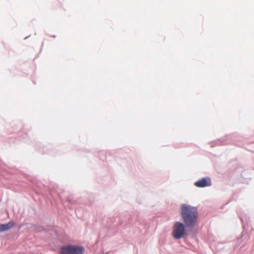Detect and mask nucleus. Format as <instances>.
I'll use <instances>...</instances> for the list:
<instances>
[{"label": "nucleus", "instance_id": "obj_1", "mask_svg": "<svg viewBox=\"0 0 254 254\" xmlns=\"http://www.w3.org/2000/svg\"><path fill=\"white\" fill-rule=\"evenodd\" d=\"M180 214L182 222L188 227L193 229L197 224L198 213L196 207L183 203L181 205Z\"/></svg>", "mask_w": 254, "mask_h": 254}, {"label": "nucleus", "instance_id": "obj_2", "mask_svg": "<svg viewBox=\"0 0 254 254\" xmlns=\"http://www.w3.org/2000/svg\"><path fill=\"white\" fill-rule=\"evenodd\" d=\"M187 229H189L188 227L184 223L181 221L175 222L173 226L172 237L176 240L187 238L189 236Z\"/></svg>", "mask_w": 254, "mask_h": 254}, {"label": "nucleus", "instance_id": "obj_3", "mask_svg": "<svg viewBox=\"0 0 254 254\" xmlns=\"http://www.w3.org/2000/svg\"><path fill=\"white\" fill-rule=\"evenodd\" d=\"M194 185L199 188L210 187L212 185L211 179L209 177L201 178L195 182Z\"/></svg>", "mask_w": 254, "mask_h": 254}, {"label": "nucleus", "instance_id": "obj_4", "mask_svg": "<svg viewBox=\"0 0 254 254\" xmlns=\"http://www.w3.org/2000/svg\"><path fill=\"white\" fill-rule=\"evenodd\" d=\"M15 225V223L13 221H10L6 223L0 224V233H2L11 229Z\"/></svg>", "mask_w": 254, "mask_h": 254}, {"label": "nucleus", "instance_id": "obj_5", "mask_svg": "<svg viewBox=\"0 0 254 254\" xmlns=\"http://www.w3.org/2000/svg\"><path fill=\"white\" fill-rule=\"evenodd\" d=\"M59 253L60 254H72V245L68 244L61 247Z\"/></svg>", "mask_w": 254, "mask_h": 254}, {"label": "nucleus", "instance_id": "obj_6", "mask_svg": "<svg viewBox=\"0 0 254 254\" xmlns=\"http://www.w3.org/2000/svg\"><path fill=\"white\" fill-rule=\"evenodd\" d=\"M85 249L83 246L72 245V254H84Z\"/></svg>", "mask_w": 254, "mask_h": 254}, {"label": "nucleus", "instance_id": "obj_7", "mask_svg": "<svg viewBox=\"0 0 254 254\" xmlns=\"http://www.w3.org/2000/svg\"><path fill=\"white\" fill-rule=\"evenodd\" d=\"M217 142L219 144L225 145L227 144V143L224 142L222 139H219Z\"/></svg>", "mask_w": 254, "mask_h": 254}, {"label": "nucleus", "instance_id": "obj_8", "mask_svg": "<svg viewBox=\"0 0 254 254\" xmlns=\"http://www.w3.org/2000/svg\"><path fill=\"white\" fill-rule=\"evenodd\" d=\"M240 220H241V222H242V223L243 224V228H244V225L243 224V222H244L243 219L242 218H240Z\"/></svg>", "mask_w": 254, "mask_h": 254}, {"label": "nucleus", "instance_id": "obj_9", "mask_svg": "<svg viewBox=\"0 0 254 254\" xmlns=\"http://www.w3.org/2000/svg\"><path fill=\"white\" fill-rule=\"evenodd\" d=\"M43 148L44 149V150L43 151V152H45V153H47V152L46 151V147H43Z\"/></svg>", "mask_w": 254, "mask_h": 254}, {"label": "nucleus", "instance_id": "obj_10", "mask_svg": "<svg viewBox=\"0 0 254 254\" xmlns=\"http://www.w3.org/2000/svg\"><path fill=\"white\" fill-rule=\"evenodd\" d=\"M30 36L29 35V36H27V37H25V38H24V40H26V39H28Z\"/></svg>", "mask_w": 254, "mask_h": 254}, {"label": "nucleus", "instance_id": "obj_11", "mask_svg": "<svg viewBox=\"0 0 254 254\" xmlns=\"http://www.w3.org/2000/svg\"><path fill=\"white\" fill-rule=\"evenodd\" d=\"M52 37H53V38H56V36L55 35H53L52 36Z\"/></svg>", "mask_w": 254, "mask_h": 254}, {"label": "nucleus", "instance_id": "obj_12", "mask_svg": "<svg viewBox=\"0 0 254 254\" xmlns=\"http://www.w3.org/2000/svg\"><path fill=\"white\" fill-rule=\"evenodd\" d=\"M44 45V42H42V47Z\"/></svg>", "mask_w": 254, "mask_h": 254}, {"label": "nucleus", "instance_id": "obj_13", "mask_svg": "<svg viewBox=\"0 0 254 254\" xmlns=\"http://www.w3.org/2000/svg\"><path fill=\"white\" fill-rule=\"evenodd\" d=\"M123 224V221H121V224Z\"/></svg>", "mask_w": 254, "mask_h": 254}, {"label": "nucleus", "instance_id": "obj_14", "mask_svg": "<svg viewBox=\"0 0 254 254\" xmlns=\"http://www.w3.org/2000/svg\"><path fill=\"white\" fill-rule=\"evenodd\" d=\"M229 136V135H227L226 136V137H228Z\"/></svg>", "mask_w": 254, "mask_h": 254}]
</instances>
